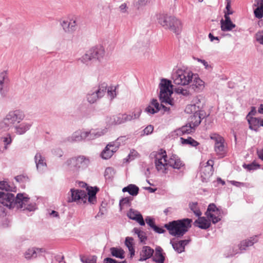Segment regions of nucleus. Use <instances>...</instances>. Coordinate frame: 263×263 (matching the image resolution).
I'll return each instance as SVG.
<instances>
[{
  "label": "nucleus",
  "mask_w": 263,
  "mask_h": 263,
  "mask_svg": "<svg viewBox=\"0 0 263 263\" xmlns=\"http://www.w3.org/2000/svg\"><path fill=\"white\" fill-rule=\"evenodd\" d=\"M159 100L161 104L160 105L156 99H153L150 104L145 109V111L147 114H154L158 112L161 108H162L165 111H168L169 108L163 105V103L174 105L173 99L171 98L173 93L171 81L166 79H162L159 84Z\"/></svg>",
  "instance_id": "nucleus-1"
},
{
  "label": "nucleus",
  "mask_w": 263,
  "mask_h": 263,
  "mask_svg": "<svg viewBox=\"0 0 263 263\" xmlns=\"http://www.w3.org/2000/svg\"><path fill=\"white\" fill-rule=\"evenodd\" d=\"M25 117L23 111L15 109L9 111L0 121V130L8 131L22 121Z\"/></svg>",
  "instance_id": "nucleus-2"
},
{
  "label": "nucleus",
  "mask_w": 263,
  "mask_h": 263,
  "mask_svg": "<svg viewBox=\"0 0 263 263\" xmlns=\"http://www.w3.org/2000/svg\"><path fill=\"white\" fill-rule=\"evenodd\" d=\"M191 219L186 218L177 221H173L167 224H165L164 227L169 231L171 235L177 237H182L191 227Z\"/></svg>",
  "instance_id": "nucleus-3"
},
{
  "label": "nucleus",
  "mask_w": 263,
  "mask_h": 263,
  "mask_svg": "<svg viewBox=\"0 0 263 263\" xmlns=\"http://www.w3.org/2000/svg\"><path fill=\"white\" fill-rule=\"evenodd\" d=\"M158 22L163 28L169 29L176 34H179L181 32V22L174 16L161 14L158 17Z\"/></svg>",
  "instance_id": "nucleus-4"
},
{
  "label": "nucleus",
  "mask_w": 263,
  "mask_h": 263,
  "mask_svg": "<svg viewBox=\"0 0 263 263\" xmlns=\"http://www.w3.org/2000/svg\"><path fill=\"white\" fill-rule=\"evenodd\" d=\"M105 53V49L103 46H94L90 48L80 58L79 61L83 64L88 65L92 60L100 61L104 58Z\"/></svg>",
  "instance_id": "nucleus-5"
},
{
  "label": "nucleus",
  "mask_w": 263,
  "mask_h": 263,
  "mask_svg": "<svg viewBox=\"0 0 263 263\" xmlns=\"http://www.w3.org/2000/svg\"><path fill=\"white\" fill-rule=\"evenodd\" d=\"M194 73L188 70L177 69L173 74L174 83L176 85L185 86L190 83Z\"/></svg>",
  "instance_id": "nucleus-6"
},
{
  "label": "nucleus",
  "mask_w": 263,
  "mask_h": 263,
  "mask_svg": "<svg viewBox=\"0 0 263 263\" xmlns=\"http://www.w3.org/2000/svg\"><path fill=\"white\" fill-rule=\"evenodd\" d=\"M155 157V167L157 172L161 175H165L168 172V164L166 159V155L165 151L161 153H153V154Z\"/></svg>",
  "instance_id": "nucleus-7"
},
{
  "label": "nucleus",
  "mask_w": 263,
  "mask_h": 263,
  "mask_svg": "<svg viewBox=\"0 0 263 263\" xmlns=\"http://www.w3.org/2000/svg\"><path fill=\"white\" fill-rule=\"evenodd\" d=\"M14 205L18 209L29 211H34L36 209L34 203L31 202L30 198L24 194H18L15 197Z\"/></svg>",
  "instance_id": "nucleus-8"
},
{
  "label": "nucleus",
  "mask_w": 263,
  "mask_h": 263,
  "mask_svg": "<svg viewBox=\"0 0 263 263\" xmlns=\"http://www.w3.org/2000/svg\"><path fill=\"white\" fill-rule=\"evenodd\" d=\"M70 197L68 198V202H77L78 203H85L87 201L86 191L82 190H70Z\"/></svg>",
  "instance_id": "nucleus-9"
},
{
  "label": "nucleus",
  "mask_w": 263,
  "mask_h": 263,
  "mask_svg": "<svg viewBox=\"0 0 263 263\" xmlns=\"http://www.w3.org/2000/svg\"><path fill=\"white\" fill-rule=\"evenodd\" d=\"M123 137L118 138L116 141L108 144L101 154V157L104 159L110 158L116 152L120 145V141Z\"/></svg>",
  "instance_id": "nucleus-10"
},
{
  "label": "nucleus",
  "mask_w": 263,
  "mask_h": 263,
  "mask_svg": "<svg viewBox=\"0 0 263 263\" xmlns=\"http://www.w3.org/2000/svg\"><path fill=\"white\" fill-rule=\"evenodd\" d=\"M210 137L215 141L214 149L216 154L223 157L226 152L223 138L216 133L211 134Z\"/></svg>",
  "instance_id": "nucleus-11"
},
{
  "label": "nucleus",
  "mask_w": 263,
  "mask_h": 263,
  "mask_svg": "<svg viewBox=\"0 0 263 263\" xmlns=\"http://www.w3.org/2000/svg\"><path fill=\"white\" fill-rule=\"evenodd\" d=\"M205 214L212 220L213 223H216L221 220L220 211L214 203L209 204Z\"/></svg>",
  "instance_id": "nucleus-12"
},
{
  "label": "nucleus",
  "mask_w": 263,
  "mask_h": 263,
  "mask_svg": "<svg viewBox=\"0 0 263 263\" xmlns=\"http://www.w3.org/2000/svg\"><path fill=\"white\" fill-rule=\"evenodd\" d=\"M15 197L12 193L0 191V203L9 208L14 205Z\"/></svg>",
  "instance_id": "nucleus-13"
},
{
  "label": "nucleus",
  "mask_w": 263,
  "mask_h": 263,
  "mask_svg": "<svg viewBox=\"0 0 263 263\" xmlns=\"http://www.w3.org/2000/svg\"><path fill=\"white\" fill-rule=\"evenodd\" d=\"M60 25L63 30L67 33H72L77 28L76 20L73 18H63L60 20Z\"/></svg>",
  "instance_id": "nucleus-14"
},
{
  "label": "nucleus",
  "mask_w": 263,
  "mask_h": 263,
  "mask_svg": "<svg viewBox=\"0 0 263 263\" xmlns=\"http://www.w3.org/2000/svg\"><path fill=\"white\" fill-rule=\"evenodd\" d=\"M87 134L86 130H78L67 138V141L70 142H73L87 139Z\"/></svg>",
  "instance_id": "nucleus-15"
},
{
  "label": "nucleus",
  "mask_w": 263,
  "mask_h": 263,
  "mask_svg": "<svg viewBox=\"0 0 263 263\" xmlns=\"http://www.w3.org/2000/svg\"><path fill=\"white\" fill-rule=\"evenodd\" d=\"M34 162L37 170L40 172H44L46 167L47 164L45 158L40 153H37L34 156Z\"/></svg>",
  "instance_id": "nucleus-16"
},
{
  "label": "nucleus",
  "mask_w": 263,
  "mask_h": 263,
  "mask_svg": "<svg viewBox=\"0 0 263 263\" xmlns=\"http://www.w3.org/2000/svg\"><path fill=\"white\" fill-rule=\"evenodd\" d=\"M32 126L30 122H24L18 123L13 127L14 133L17 135H22L28 132Z\"/></svg>",
  "instance_id": "nucleus-17"
},
{
  "label": "nucleus",
  "mask_w": 263,
  "mask_h": 263,
  "mask_svg": "<svg viewBox=\"0 0 263 263\" xmlns=\"http://www.w3.org/2000/svg\"><path fill=\"white\" fill-rule=\"evenodd\" d=\"M192 81H190L191 83L190 87L195 91H200L202 90L204 87V83L201 80L198 76L194 73V77L192 78Z\"/></svg>",
  "instance_id": "nucleus-18"
},
{
  "label": "nucleus",
  "mask_w": 263,
  "mask_h": 263,
  "mask_svg": "<svg viewBox=\"0 0 263 263\" xmlns=\"http://www.w3.org/2000/svg\"><path fill=\"white\" fill-rule=\"evenodd\" d=\"M89 162V158L84 156L75 157L77 172L85 169L88 166Z\"/></svg>",
  "instance_id": "nucleus-19"
},
{
  "label": "nucleus",
  "mask_w": 263,
  "mask_h": 263,
  "mask_svg": "<svg viewBox=\"0 0 263 263\" xmlns=\"http://www.w3.org/2000/svg\"><path fill=\"white\" fill-rule=\"evenodd\" d=\"M168 166H171L174 169L180 170L184 167V164L178 156L175 155L171 156L167 160Z\"/></svg>",
  "instance_id": "nucleus-20"
},
{
  "label": "nucleus",
  "mask_w": 263,
  "mask_h": 263,
  "mask_svg": "<svg viewBox=\"0 0 263 263\" xmlns=\"http://www.w3.org/2000/svg\"><path fill=\"white\" fill-rule=\"evenodd\" d=\"M9 81L7 71L3 70L0 72V97H4L6 96L5 88Z\"/></svg>",
  "instance_id": "nucleus-21"
},
{
  "label": "nucleus",
  "mask_w": 263,
  "mask_h": 263,
  "mask_svg": "<svg viewBox=\"0 0 263 263\" xmlns=\"http://www.w3.org/2000/svg\"><path fill=\"white\" fill-rule=\"evenodd\" d=\"M127 216L129 219L138 222L140 226H143L145 225V222L142 215L139 211L130 209L127 212Z\"/></svg>",
  "instance_id": "nucleus-22"
},
{
  "label": "nucleus",
  "mask_w": 263,
  "mask_h": 263,
  "mask_svg": "<svg viewBox=\"0 0 263 263\" xmlns=\"http://www.w3.org/2000/svg\"><path fill=\"white\" fill-rule=\"evenodd\" d=\"M87 138L88 140H91L97 139L102 136H103L107 132V128H104L103 129H91L89 131H87Z\"/></svg>",
  "instance_id": "nucleus-23"
},
{
  "label": "nucleus",
  "mask_w": 263,
  "mask_h": 263,
  "mask_svg": "<svg viewBox=\"0 0 263 263\" xmlns=\"http://www.w3.org/2000/svg\"><path fill=\"white\" fill-rule=\"evenodd\" d=\"M44 252L45 250L42 248H29L24 253V257L27 259L35 258Z\"/></svg>",
  "instance_id": "nucleus-24"
},
{
  "label": "nucleus",
  "mask_w": 263,
  "mask_h": 263,
  "mask_svg": "<svg viewBox=\"0 0 263 263\" xmlns=\"http://www.w3.org/2000/svg\"><path fill=\"white\" fill-rule=\"evenodd\" d=\"M258 241V236L254 235L248 239L241 241L238 246L239 249L240 251L246 250V248L253 246Z\"/></svg>",
  "instance_id": "nucleus-25"
},
{
  "label": "nucleus",
  "mask_w": 263,
  "mask_h": 263,
  "mask_svg": "<svg viewBox=\"0 0 263 263\" xmlns=\"http://www.w3.org/2000/svg\"><path fill=\"white\" fill-rule=\"evenodd\" d=\"M213 173V167L201 166L200 174L203 182H207Z\"/></svg>",
  "instance_id": "nucleus-26"
},
{
  "label": "nucleus",
  "mask_w": 263,
  "mask_h": 263,
  "mask_svg": "<svg viewBox=\"0 0 263 263\" xmlns=\"http://www.w3.org/2000/svg\"><path fill=\"white\" fill-rule=\"evenodd\" d=\"M154 252V250L151 247L148 246L143 247L140 253V257L139 261H142L149 258L153 255Z\"/></svg>",
  "instance_id": "nucleus-27"
},
{
  "label": "nucleus",
  "mask_w": 263,
  "mask_h": 263,
  "mask_svg": "<svg viewBox=\"0 0 263 263\" xmlns=\"http://www.w3.org/2000/svg\"><path fill=\"white\" fill-rule=\"evenodd\" d=\"M204 117V113L191 115L189 118V123L196 128L200 124L201 119H203Z\"/></svg>",
  "instance_id": "nucleus-28"
},
{
  "label": "nucleus",
  "mask_w": 263,
  "mask_h": 263,
  "mask_svg": "<svg viewBox=\"0 0 263 263\" xmlns=\"http://www.w3.org/2000/svg\"><path fill=\"white\" fill-rule=\"evenodd\" d=\"M190 241L189 240H183L178 242L171 241L173 249L178 253H180L184 251V247Z\"/></svg>",
  "instance_id": "nucleus-29"
},
{
  "label": "nucleus",
  "mask_w": 263,
  "mask_h": 263,
  "mask_svg": "<svg viewBox=\"0 0 263 263\" xmlns=\"http://www.w3.org/2000/svg\"><path fill=\"white\" fill-rule=\"evenodd\" d=\"M162 249L157 246L155 248V252L153 256V260L156 263H164L165 260L164 253L163 252Z\"/></svg>",
  "instance_id": "nucleus-30"
},
{
  "label": "nucleus",
  "mask_w": 263,
  "mask_h": 263,
  "mask_svg": "<svg viewBox=\"0 0 263 263\" xmlns=\"http://www.w3.org/2000/svg\"><path fill=\"white\" fill-rule=\"evenodd\" d=\"M106 122L109 125H116L124 123L123 114H119L106 118Z\"/></svg>",
  "instance_id": "nucleus-31"
},
{
  "label": "nucleus",
  "mask_w": 263,
  "mask_h": 263,
  "mask_svg": "<svg viewBox=\"0 0 263 263\" xmlns=\"http://www.w3.org/2000/svg\"><path fill=\"white\" fill-rule=\"evenodd\" d=\"M194 225L202 229H207L211 226V222L204 217H199L194 222Z\"/></svg>",
  "instance_id": "nucleus-32"
},
{
  "label": "nucleus",
  "mask_w": 263,
  "mask_h": 263,
  "mask_svg": "<svg viewBox=\"0 0 263 263\" xmlns=\"http://www.w3.org/2000/svg\"><path fill=\"white\" fill-rule=\"evenodd\" d=\"M87 195L88 201L92 204H94L96 202V193L98 191L97 187H87Z\"/></svg>",
  "instance_id": "nucleus-33"
},
{
  "label": "nucleus",
  "mask_w": 263,
  "mask_h": 263,
  "mask_svg": "<svg viewBox=\"0 0 263 263\" xmlns=\"http://www.w3.org/2000/svg\"><path fill=\"white\" fill-rule=\"evenodd\" d=\"M195 128L191 124H187L186 125L182 126L176 130L177 135L181 136L184 134H191L194 132Z\"/></svg>",
  "instance_id": "nucleus-34"
},
{
  "label": "nucleus",
  "mask_w": 263,
  "mask_h": 263,
  "mask_svg": "<svg viewBox=\"0 0 263 263\" xmlns=\"http://www.w3.org/2000/svg\"><path fill=\"white\" fill-rule=\"evenodd\" d=\"M125 245L128 248L129 252L130 258H133L135 253L134 239L130 237H126L125 240Z\"/></svg>",
  "instance_id": "nucleus-35"
},
{
  "label": "nucleus",
  "mask_w": 263,
  "mask_h": 263,
  "mask_svg": "<svg viewBox=\"0 0 263 263\" xmlns=\"http://www.w3.org/2000/svg\"><path fill=\"white\" fill-rule=\"evenodd\" d=\"M248 121L249 124V128L251 130L257 132L258 127L261 126L260 123L261 121L259 119L255 117H249L248 119Z\"/></svg>",
  "instance_id": "nucleus-36"
},
{
  "label": "nucleus",
  "mask_w": 263,
  "mask_h": 263,
  "mask_svg": "<svg viewBox=\"0 0 263 263\" xmlns=\"http://www.w3.org/2000/svg\"><path fill=\"white\" fill-rule=\"evenodd\" d=\"M263 0H255V5L258 6L261 4L260 6H258L254 11L255 16L260 19L263 17Z\"/></svg>",
  "instance_id": "nucleus-37"
},
{
  "label": "nucleus",
  "mask_w": 263,
  "mask_h": 263,
  "mask_svg": "<svg viewBox=\"0 0 263 263\" xmlns=\"http://www.w3.org/2000/svg\"><path fill=\"white\" fill-rule=\"evenodd\" d=\"M185 112L191 115L203 113L202 111L200 110L199 107L195 104L187 105L185 107Z\"/></svg>",
  "instance_id": "nucleus-38"
},
{
  "label": "nucleus",
  "mask_w": 263,
  "mask_h": 263,
  "mask_svg": "<svg viewBox=\"0 0 263 263\" xmlns=\"http://www.w3.org/2000/svg\"><path fill=\"white\" fill-rule=\"evenodd\" d=\"M63 166L65 169L69 171L77 172V168L75 163V157H73L68 159L64 163Z\"/></svg>",
  "instance_id": "nucleus-39"
},
{
  "label": "nucleus",
  "mask_w": 263,
  "mask_h": 263,
  "mask_svg": "<svg viewBox=\"0 0 263 263\" xmlns=\"http://www.w3.org/2000/svg\"><path fill=\"white\" fill-rule=\"evenodd\" d=\"M111 255L116 258L123 259L124 258V251L120 248L112 247L110 249Z\"/></svg>",
  "instance_id": "nucleus-40"
},
{
  "label": "nucleus",
  "mask_w": 263,
  "mask_h": 263,
  "mask_svg": "<svg viewBox=\"0 0 263 263\" xmlns=\"http://www.w3.org/2000/svg\"><path fill=\"white\" fill-rule=\"evenodd\" d=\"M123 192H127L132 196H136L138 194L139 188L135 184H129L122 189Z\"/></svg>",
  "instance_id": "nucleus-41"
},
{
  "label": "nucleus",
  "mask_w": 263,
  "mask_h": 263,
  "mask_svg": "<svg viewBox=\"0 0 263 263\" xmlns=\"http://www.w3.org/2000/svg\"><path fill=\"white\" fill-rule=\"evenodd\" d=\"M107 88V84L104 82L99 84L98 88L95 90V91L97 93L100 98H101L105 95Z\"/></svg>",
  "instance_id": "nucleus-42"
},
{
  "label": "nucleus",
  "mask_w": 263,
  "mask_h": 263,
  "mask_svg": "<svg viewBox=\"0 0 263 263\" xmlns=\"http://www.w3.org/2000/svg\"><path fill=\"white\" fill-rule=\"evenodd\" d=\"M1 140L4 143V148L5 149H7L8 146L10 145L12 142V136L10 133H7L4 136L1 137Z\"/></svg>",
  "instance_id": "nucleus-43"
},
{
  "label": "nucleus",
  "mask_w": 263,
  "mask_h": 263,
  "mask_svg": "<svg viewBox=\"0 0 263 263\" xmlns=\"http://www.w3.org/2000/svg\"><path fill=\"white\" fill-rule=\"evenodd\" d=\"M220 24L221 30L223 31H231L236 26L232 22H223V20H221Z\"/></svg>",
  "instance_id": "nucleus-44"
},
{
  "label": "nucleus",
  "mask_w": 263,
  "mask_h": 263,
  "mask_svg": "<svg viewBox=\"0 0 263 263\" xmlns=\"http://www.w3.org/2000/svg\"><path fill=\"white\" fill-rule=\"evenodd\" d=\"M133 232L138 235V237L141 242L145 243V240L147 239V237L143 231H141L138 228H135L133 229Z\"/></svg>",
  "instance_id": "nucleus-45"
},
{
  "label": "nucleus",
  "mask_w": 263,
  "mask_h": 263,
  "mask_svg": "<svg viewBox=\"0 0 263 263\" xmlns=\"http://www.w3.org/2000/svg\"><path fill=\"white\" fill-rule=\"evenodd\" d=\"M189 207L191 210L194 213V214L198 217L201 215L202 213L198 207L197 202H192L189 204Z\"/></svg>",
  "instance_id": "nucleus-46"
},
{
  "label": "nucleus",
  "mask_w": 263,
  "mask_h": 263,
  "mask_svg": "<svg viewBox=\"0 0 263 263\" xmlns=\"http://www.w3.org/2000/svg\"><path fill=\"white\" fill-rule=\"evenodd\" d=\"M180 139L181 140V142L182 144H189L194 147L197 146L199 144L197 141H196L191 137H189L187 139L181 138Z\"/></svg>",
  "instance_id": "nucleus-47"
},
{
  "label": "nucleus",
  "mask_w": 263,
  "mask_h": 263,
  "mask_svg": "<svg viewBox=\"0 0 263 263\" xmlns=\"http://www.w3.org/2000/svg\"><path fill=\"white\" fill-rule=\"evenodd\" d=\"M100 97L98 96V95H97V93H96L95 90L89 93L87 96V100L90 103H94Z\"/></svg>",
  "instance_id": "nucleus-48"
},
{
  "label": "nucleus",
  "mask_w": 263,
  "mask_h": 263,
  "mask_svg": "<svg viewBox=\"0 0 263 263\" xmlns=\"http://www.w3.org/2000/svg\"><path fill=\"white\" fill-rule=\"evenodd\" d=\"M14 188L10 186L6 181H0V190L5 191V192L8 191H14Z\"/></svg>",
  "instance_id": "nucleus-49"
},
{
  "label": "nucleus",
  "mask_w": 263,
  "mask_h": 263,
  "mask_svg": "<svg viewBox=\"0 0 263 263\" xmlns=\"http://www.w3.org/2000/svg\"><path fill=\"white\" fill-rule=\"evenodd\" d=\"M115 174L114 170L110 167L106 168L104 173V176L106 179L112 178Z\"/></svg>",
  "instance_id": "nucleus-50"
},
{
  "label": "nucleus",
  "mask_w": 263,
  "mask_h": 263,
  "mask_svg": "<svg viewBox=\"0 0 263 263\" xmlns=\"http://www.w3.org/2000/svg\"><path fill=\"white\" fill-rule=\"evenodd\" d=\"M175 91L177 93L181 94L184 96H188L190 95V92L188 90L184 89L181 87H178L175 88Z\"/></svg>",
  "instance_id": "nucleus-51"
},
{
  "label": "nucleus",
  "mask_w": 263,
  "mask_h": 263,
  "mask_svg": "<svg viewBox=\"0 0 263 263\" xmlns=\"http://www.w3.org/2000/svg\"><path fill=\"white\" fill-rule=\"evenodd\" d=\"M107 96L110 100H112L116 96V88L114 87H108Z\"/></svg>",
  "instance_id": "nucleus-52"
},
{
  "label": "nucleus",
  "mask_w": 263,
  "mask_h": 263,
  "mask_svg": "<svg viewBox=\"0 0 263 263\" xmlns=\"http://www.w3.org/2000/svg\"><path fill=\"white\" fill-rule=\"evenodd\" d=\"M256 41L263 45V31H258L255 35Z\"/></svg>",
  "instance_id": "nucleus-53"
},
{
  "label": "nucleus",
  "mask_w": 263,
  "mask_h": 263,
  "mask_svg": "<svg viewBox=\"0 0 263 263\" xmlns=\"http://www.w3.org/2000/svg\"><path fill=\"white\" fill-rule=\"evenodd\" d=\"M103 263H127V262L125 260L122 261H118L113 258L107 257L104 259Z\"/></svg>",
  "instance_id": "nucleus-54"
},
{
  "label": "nucleus",
  "mask_w": 263,
  "mask_h": 263,
  "mask_svg": "<svg viewBox=\"0 0 263 263\" xmlns=\"http://www.w3.org/2000/svg\"><path fill=\"white\" fill-rule=\"evenodd\" d=\"M131 200V198L130 197L124 198L120 200L119 205L121 207L125 205H128L129 204Z\"/></svg>",
  "instance_id": "nucleus-55"
},
{
  "label": "nucleus",
  "mask_w": 263,
  "mask_h": 263,
  "mask_svg": "<svg viewBox=\"0 0 263 263\" xmlns=\"http://www.w3.org/2000/svg\"><path fill=\"white\" fill-rule=\"evenodd\" d=\"M154 130V127L152 125H149L146 127L143 130V135H148L151 134Z\"/></svg>",
  "instance_id": "nucleus-56"
},
{
  "label": "nucleus",
  "mask_w": 263,
  "mask_h": 263,
  "mask_svg": "<svg viewBox=\"0 0 263 263\" xmlns=\"http://www.w3.org/2000/svg\"><path fill=\"white\" fill-rule=\"evenodd\" d=\"M141 112V110L140 109H138L132 112V114H130L132 117V120L138 119L140 117Z\"/></svg>",
  "instance_id": "nucleus-57"
},
{
  "label": "nucleus",
  "mask_w": 263,
  "mask_h": 263,
  "mask_svg": "<svg viewBox=\"0 0 263 263\" xmlns=\"http://www.w3.org/2000/svg\"><path fill=\"white\" fill-rule=\"evenodd\" d=\"M195 59L196 61H197L198 62H200L201 63H202L203 64V65L204 66L205 69H209L210 68H211V66L210 65H209L208 62L206 61H205V60H201L199 58H195Z\"/></svg>",
  "instance_id": "nucleus-58"
},
{
  "label": "nucleus",
  "mask_w": 263,
  "mask_h": 263,
  "mask_svg": "<svg viewBox=\"0 0 263 263\" xmlns=\"http://www.w3.org/2000/svg\"><path fill=\"white\" fill-rule=\"evenodd\" d=\"M259 167V165L256 164L255 163H252L251 164H248L246 165V168H247L248 170H254Z\"/></svg>",
  "instance_id": "nucleus-59"
},
{
  "label": "nucleus",
  "mask_w": 263,
  "mask_h": 263,
  "mask_svg": "<svg viewBox=\"0 0 263 263\" xmlns=\"http://www.w3.org/2000/svg\"><path fill=\"white\" fill-rule=\"evenodd\" d=\"M145 221L146 223L152 229L155 226L154 220L149 217H147L145 218Z\"/></svg>",
  "instance_id": "nucleus-60"
},
{
  "label": "nucleus",
  "mask_w": 263,
  "mask_h": 263,
  "mask_svg": "<svg viewBox=\"0 0 263 263\" xmlns=\"http://www.w3.org/2000/svg\"><path fill=\"white\" fill-rule=\"evenodd\" d=\"M81 260L83 263H96V260L94 258L82 257Z\"/></svg>",
  "instance_id": "nucleus-61"
},
{
  "label": "nucleus",
  "mask_w": 263,
  "mask_h": 263,
  "mask_svg": "<svg viewBox=\"0 0 263 263\" xmlns=\"http://www.w3.org/2000/svg\"><path fill=\"white\" fill-rule=\"evenodd\" d=\"M152 0H138L137 4L139 7L144 6L149 4Z\"/></svg>",
  "instance_id": "nucleus-62"
},
{
  "label": "nucleus",
  "mask_w": 263,
  "mask_h": 263,
  "mask_svg": "<svg viewBox=\"0 0 263 263\" xmlns=\"http://www.w3.org/2000/svg\"><path fill=\"white\" fill-rule=\"evenodd\" d=\"M15 180L18 182H22L27 181L28 178L23 175L17 176L15 177Z\"/></svg>",
  "instance_id": "nucleus-63"
},
{
  "label": "nucleus",
  "mask_w": 263,
  "mask_h": 263,
  "mask_svg": "<svg viewBox=\"0 0 263 263\" xmlns=\"http://www.w3.org/2000/svg\"><path fill=\"white\" fill-rule=\"evenodd\" d=\"M119 10L122 13H125L127 12V6L126 3H123L119 6Z\"/></svg>",
  "instance_id": "nucleus-64"
}]
</instances>
